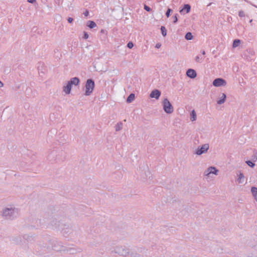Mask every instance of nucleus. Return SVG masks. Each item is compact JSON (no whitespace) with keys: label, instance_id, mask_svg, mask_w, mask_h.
Here are the masks:
<instances>
[{"label":"nucleus","instance_id":"obj_10","mask_svg":"<svg viewBox=\"0 0 257 257\" xmlns=\"http://www.w3.org/2000/svg\"><path fill=\"white\" fill-rule=\"evenodd\" d=\"M251 191L254 199L257 201V188L252 187L251 189Z\"/></svg>","mask_w":257,"mask_h":257},{"label":"nucleus","instance_id":"obj_22","mask_svg":"<svg viewBox=\"0 0 257 257\" xmlns=\"http://www.w3.org/2000/svg\"><path fill=\"white\" fill-rule=\"evenodd\" d=\"M127 46L128 48L131 49L134 46V44H133V43L132 42H130L128 43V44L127 45Z\"/></svg>","mask_w":257,"mask_h":257},{"label":"nucleus","instance_id":"obj_36","mask_svg":"<svg viewBox=\"0 0 257 257\" xmlns=\"http://www.w3.org/2000/svg\"><path fill=\"white\" fill-rule=\"evenodd\" d=\"M174 20H175L174 22H175H175H177V17H175V18H174Z\"/></svg>","mask_w":257,"mask_h":257},{"label":"nucleus","instance_id":"obj_15","mask_svg":"<svg viewBox=\"0 0 257 257\" xmlns=\"http://www.w3.org/2000/svg\"><path fill=\"white\" fill-rule=\"evenodd\" d=\"M196 118V114L195 111L193 110L192 111L191 113V120L192 121H194Z\"/></svg>","mask_w":257,"mask_h":257},{"label":"nucleus","instance_id":"obj_25","mask_svg":"<svg viewBox=\"0 0 257 257\" xmlns=\"http://www.w3.org/2000/svg\"><path fill=\"white\" fill-rule=\"evenodd\" d=\"M170 12H171V10L170 9H168L167 12H166V16L168 18L169 16H170Z\"/></svg>","mask_w":257,"mask_h":257},{"label":"nucleus","instance_id":"obj_21","mask_svg":"<svg viewBox=\"0 0 257 257\" xmlns=\"http://www.w3.org/2000/svg\"><path fill=\"white\" fill-rule=\"evenodd\" d=\"M202 59V58H200L199 56H197L196 57H195V61L197 62H201V60Z\"/></svg>","mask_w":257,"mask_h":257},{"label":"nucleus","instance_id":"obj_7","mask_svg":"<svg viewBox=\"0 0 257 257\" xmlns=\"http://www.w3.org/2000/svg\"><path fill=\"white\" fill-rule=\"evenodd\" d=\"M71 85H77L79 83V80L77 77H74L71 79V80L68 82Z\"/></svg>","mask_w":257,"mask_h":257},{"label":"nucleus","instance_id":"obj_31","mask_svg":"<svg viewBox=\"0 0 257 257\" xmlns=\"http://www.w3.org/2000/svg\"><path fill=\"white\" fill-rule=\"evenodd\" d=\"M35 1V0H28V2L30 3H33Z\"/></svg>","mask_w":257,"mask_h":257},{"label":"nucleus","instance_id":"obj_14","mask_svg":"<svg viewBox=\"0 0 257 257\" xmlns=\"http://www.w3.org/2000/svg\"><path fill=\"white\" fill-rule=\"evenodd\" d=\"M135 99V94H131L127 98L126 101L128 103L131 102Z\"/></svg>","mask_w":257,"mask_h":257},{"label":"nucleus","instance_id":"obj_16","mask_svg":"<svg viewBox=\"0 0 257 257\" xmlns=\"http://www.w3.org/2000/svg\"><path fill=\"white\" fill-rule=\"evenodd\" d=\"M13 211V210H12L11 209H7L4 211L3 215L4 216H7L8 215L10 214V213H12Z\"/></svg>","mask_w":257,"mask_h":257},{"label":"nucleus","instance_id":"obj_2","mask_svg":"<svg viewBox=\"0 0 257 257\" xmlns=\"http://www.w3.org/2000/svg\"><path fill=\"white\" fill-rule=\"evenodd\" d=\"M163 108L164 111L167 113H171L173 111V107L169 100L165 98L163 100Z\"/></svg>","mask_w":257,"mask_h":257},{"label":"nucleus","instance_id":"obj_29","mask_svg":"<svg viewBox=\"0 0 257 257\" xmlns=\"http://www.w3.org/2000/svg\"><path fill=\"white\" fill-rule=\"evenodd\" d=\"M89 12L88 11H86L84 13V15L87 17L88 15Z\"/></svg>","mask_w":257,"mask_h":257},{"label":"nucleus","instance_id":"obj_4","mask_svg":"<svg viewBox=\"0 0 257 257\" xmlns=\"http://www.w3.org/2000/svg\"><path fill=\"white\" fill-rule=\"evenodd\" d=\"M209 148V146L208 144H204L203 145L200 149H199L196 151V154L197 155H201L206 151H207V150Z\"/></svg>","mask_w":257,"mask_h":257},{"label":"nucleus","instance_id":"obj_20","mask_svg":"<svg viewBox=\"0 0 257 257\" xmlns=\"http://www.w3.org/2000/svg\"><path fill=\"white\" fill-rule=\"evenodd\" d=\"M246 164L251 167H253L254 166V164L250 161H247L246 162Z\"/></svg>","mask_w":257,"mask_h":257},{"label":"nucleus","instance_id":"obj_35","mask_svg":"<svg viewBox=\"0 0 257 257\" xmlns=\"http://www.w3.org/2000/svg\"><path fill=\"white\" fill-rule=\"evenodd\" d=\"M202 55H204L205 54V51H202Z\"/></svg>","mask_w":257,"mask_h":257},{"label":"nucleus","instance_id":"obj_3","mask_svg":"<svg viewBox=\"0 0 257 257\" xmlns=\"http://www.w3.org/2000/svg\"><path fill=\"white\" fill-rule=\"evenodd\" d=\"M226 84V81L222 78L215 79L213 82V85L215 87L225 86Z\"/></svg>","mask_w":257,"mask_h":257},{"label":"nucleus","instance_id":"obj_28","mask_svg":"<svg viewBox=\"0 0 257 257\" xmlns=\"http://www.w3.org/2000/svg\"><path fill=\"white\" fill-rule=\"evenodd\" d=\"M68 21L69 23H71L73 21V19L72 18H69L68 19Z\"/></svg>","mask_w":257,"mask_h":257},{"label":"nucleus","instance_id":"obj_1","mask_svg":"<svg viewBox=\"0 0 257 257\" xmlns=\"http://www.w3.org/2000/svg\"><path fill=\"white\" fill-rule=\"evenodd\" d=\"M94 83L91 79H88L85 85V95H90L93 90Z\"/></svg>","mask_w":257,"mask_h":257},{"label":"nucleus","instance_id":"obj_30","mask_svg":"<svg viewBox=\"0 0 257 257\" xmlns=\"http://www.w3.org/2000/svg\"><path fill=\"white\" fill-rule=\"evenodd\" d=\"M160 47H161V44H157L156 45V47L157 48H159Z\"/></svg>","mask_w":257,"mask_h":257},{"label":"nucleus","instance_id":"obj_11","mask_svg":"<svg viewBox=\"0 0 257 257\" xmlns=\"http://www.w3.org/2000/svg\"><path fill=\"white\" fill-rule=\"evenodd\" d=\"M184 10L186 11V13H188L190 12V5H189L188 4L185 5L184 6L183 9H182L180 11V12H182V11H183Z\"/></svg>","mask_w":257,"mask_h":257},{"label":"nucleus","instance_id":"obj_27","mask_svg":"<svg viewBox=\"0 0 257 257\" xmlns=\"http://www.w3.org/2000/svg\"><path fill=\"white\" fill-rule=\"evenodd\" d=\"M88 34L87 33H84V38L86 39L88 38Z\"/></svg>","mask_w":257,"mask_h":257},{"label":"nucleus","instance_id":"obj_8","mask_svg":"<svg viewBox=\"0 0 257 257\" xmlns=\"http://www.w3.org/2000/svg\"><path fill=\"white\" fill-rule=\"evenodd\" d=\"M72 85L68 82L66 86H64L63 91L67 94H69L71 90Z\"/></svg>","mask_w":257,"mask_h":257},{"label":"nucleus","instance_id":"obj_26","mask_svg":"<svg viewBox=\"0 0 257 257\" xmlns=\"http://www.w3.org/2000/svg\"><path fill=\"white\" fill-rule=\"evenodd\" d=\"M244 176L242 174H240L239 176V178H238V180H239V182L240 183V180L242 178H243Z\"/></svg>","mask_w":257,"mask_h":257},{"label":"nucleus","instance_id":"obj_9","mask_svg":"<svg viewBox=\"0 0 257 257\" xmlns=\"http://www.w3.org/2000/svg\"><path fill=\"white\" fill-rule=\"evenodd\" d=\"M217 172L218 171L215 168L211 167L208 169V173L206 174V175H208L211 173L217 174Z\"/></svg>","mask_w":257,"mask_h":257},{"label":"nucleus","instance_id":"obj_12","mask_svg":"<svg viewBox=\"0 0 257 257\" xmlns=\"http://www.w3.org/2000/svg\"><path fill=\"white\" fill-rule=\"evenodd\" d=\"M240 44V41L238 39H235L234 40L232 44V47L235 48L238 46Z\"/></svg>","mask_w":257,"mask_h":257},{"label":"nucleus","instance_id":"obj_24","mask_svg":"<svg viewBox=\"0 0 257 257\" xmlns=\"http://www.w3.org/2000/svg\"><path fill=\"white\" fill-rule=\"evenodd\" d=\"M144 9L145 10H146L148 12H150L151 11V9L147 6L145 5Z\"/></svg>","mask_w":257,"mask_h":257},{"label":"nucleus","instance_id":"obj_23","mask_svg":"<svg viewBox=\"0 0 257 257\" xmlns=\"http://www.w3.org/2000/svg\"><path fill=\"white\" fill-rule=\"evenodd\" d=\"M238 15L240 17H243L244 16V12L242 11L239 12Z\"/></svg>","mask_w":257,"mask_h":257},{"label":"nucleus","instance_id":"obj_17","mask_svg":"<svg viewBox=\"0 0 257 257\" xmlns=\"http://www.w3.org/2000/svg\"><path fill=\"white\" fill-rule=\"evenodd\" d=\"M88 26L91 29L95 27L96 26V24L93 21H90L88 22Z\"/></svg>","mask_w":257,"mask_h":257},{"label":"nucleus","instance_id":"obj_32","mask_svg":"<svg viewBox=\"0 0 257 257\" xmlns=\"http://www.w3.org/2000/svg\"><path fill=\"white\" fill-rule=\"evenodd\" d=\"M254 159L257 160V153L254 154Z\"/></svg>","mask_w":257,"mask_h":257},{"label":"nucleus","instance_id":"obj_19","mask_svg":"<svg viewBox=\"0 0 257 257\" xmlns=\"http://www.w3.org/2000/svg\"><path fill=\"white\" fill-rule=\"evenodd\" d=\"M161 32H162V34L163 36L164 37L166 36L167 35V30H166V28H165V27L162 26L161 28Z\"/></svg>","mask_w":257,"mask_h":257},{"label":"nucleus","instance_id":"obj_34","mask_svg":"<svg viewBox=\"0 0 257 257\" xmlns=\"http://www.w3.org/2000/svg\"><path fill=\"white\" fill-rule=\"evenodd\" d=\"M3 86V83L0 81V87Z\"/></svg>","mask_w":257,"mask_h":257},{"label":"nucleus","instance_id":"obj_18","mask_svg":"<svg viewBox=\"0 0 257 257\" xmlns=\"http://www.w3.org/2000/svg\"><path fill=\"white\" fill-rule=\"evenodd\" d=\"M185 38L188 40H192L193 38V35L191 33L188 32L186 34Z\"/></svg>","mask_w":257,"mask_h":257},{"label":"nucleus","instance_id":"obj_33","mask_svg":"<svg viewBox=\"0 0 257 257\" xmlns=\"http://www.w3.org/2000/svg\"><path fill=\"white\" fill-rule=\"evenodd\" d=\"M121 128V126H119V125H118V127H117L116 130H118Z\"/></svg>","mask_w":257,"mask_h":257},{"label":"nucleus","instance_id":"obj_6","mask_svg":"<svg viewBox=\"0 0 257 257\" xmlns=\"http://www.w3.org/2000/svg\"><path fill=\"white\" fill-rule=\"evenodd\" d=\"M161 93L158 90H153L150 94V97L151 98H155L157 99H158L160 96Z\"/></svg>","mask_w":257,"mask_h":257},{"label":"nucleus","instance_id":"obj_5","mask_svg":"<svg viewBox=\"0 0 257 257\" xmlns=\"http://www.w3.org/2000/svg\"><path fill=\"white\" fill-rule=\"evenodd\" d=\"M186 75L191 78H194L196 76V72L194 69H189L186 72Z\"/></svg>","mask_w":257,"mask_h":257},{"label":"nucleus","instance_id":"obj_13","mask_svg":"<svg viewBox=\"0 0 257 257\" xmlns=\"http://www.w3.org/2000/svg\"><path fill=\"white\" fill-rule=\"evenodd\" d=\"M225 98H226L225 94L223 93L221 99H219V100H218L217 103L219 104H221L223 103L225 101Z\"/></svg>","mask_w":257,"mask_h":257}]
</instances>
